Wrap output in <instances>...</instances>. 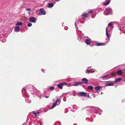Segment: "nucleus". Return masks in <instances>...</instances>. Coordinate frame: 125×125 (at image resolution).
<instances>
[{"label":"nucleus","mask_w":125,"mask_h":125,"mask_svg":"<svg viewBox=\"0 0 125 125\" xmlns=\"http://www.w3.org/2000/svg\"><path fill=\"white\" fill-rule=\"evenodd\" d=\"M86 71L87 72V73H93L94 72V71H92L91 70H87Z\"/></svg>","instance_id":"17"},{"label":"nucleus","mask_w":125,"mask_h":125,"mask_svg":"<svg viewBox=\"0 0 125 125\" xmlns=\"http://www.w3.org/2000/svg\"><path fill=\"white\" fill-rule=\"evenodd\" d=\"M30 20L31 22L34 23L36 22L35 18L34 17H32L30 18Z\"/></svg>","instance_id":"7"},{"label":"nucleus","mask_w":125,"mask_h":125,"mask_svg":"<svg viewBox=\"0 0 125 125\" xmlns=\"http://www.w3.org/2000/svg\"><path fill=\"white\" fill-rule=\"evenodd\" d=\"M105 43H96V46H103L105 45Z\"/></svg>","instance_id":"11"},{"label":"nucleus","mask_w":125,"mask_h":125,"mask_svg":"<svg viewBox=\"0 0 125 125\" xmlns=\"http://www.w3.org/2000/svg\"><path fill=\"white\" fill-rule=\"evenodd\" d=\"M88 13H87L83 14L81 15L82 18H83V19H84L88 17Z\"/></svg>","instance_id":"4"},{"label":"nucleus","mask_w":125,"mask_h":125,"mask_svg":"<svg viewBox=\"0 0 125 125\" xmlns=\"http://www.w3.org/2000/svg\"><path fill=\"white\" fill-rule=\"evenodd\" d=\"M32 24L31 23H29L28 24V27H30V26H31L32 25Z\"/></svg>","instance_id":"26"},{"label":"nucleus","mask_w":125,"mask_h":125,"mask_svg":"<svg viewBox=\"0 0 125 125\" xmlns=\"http://www.w3.org/2000/svg\"><path fill=\"white\" fill-rule=\"evenodd\" d=\"M23 90H24L25 91V92H26V90L25 89H23Z\"/></svg>","instance_id":"34"},{"label":"nucleus","mask_w":125,"mask_h":125,"mask_svg":"<svg viewBox=\"0 0 125 125\" xmlns=\"http://www.w3.org/2000/svg\"><path fill=\"white\" fill-rule=\"evenodd\" d=\"M117 73L118 75H121L123 74V73L121 70H120L118 71L117 72Z\"/></svg>","instance_id":"12"},{"label":"nucleus","mask_w":125,"mask_h":125,"mask_svg":"<svg viewBox=\"0 0 125 125\" xmlns=\"http://www.w3.org/2000/svg\"><path fill=\"white\" fill-rule=\"evenodd\" d=\"M33 114L34 115L36 116V114L34 112H32Z\"/></svg>","instance_id":"30"},{"label":"nucleus","mask_w":125,"mask_h":125,"mask_svg":"<svg viewBox=\"0 0 125 125\" xmlns=\"http://www.w3.org/2000/svg\"><path fill=\"white\" fill-rule=\"evenodd\" d=\"M93 12V10H91L89 11L88 12V13H91Z\"/></svg>","instance_id":"27"},{"label":"nucleus","mask_w":125,"mask_h":125,"mask_svg":"<svg viewBox=\"0 0 125 125\" xmlns=\"http://www.w3.org/2000/svg\"><path fill=\"white\" fill-rule=\"evenodd\" d=\"M50 89L51 90H53L55 89V88L53 86H51L50 87Z\"/></svg>","instance_id":"24"},{"label":"nucleus","mask_w":125,"mask_h":125,"mask_svg":"<svg viewBox=\"0 0 125 125\" xmlns=\"http://www.w3.org/2000/svg\"><path fill=\"white\" fill-rule=\"evenodd\" d=\"M85 43L88 45H89L90 44V40L89 39H86L85 40Z\"/></svg>","instance_id":"9"},{"label":"nucleus","mask_w":125,"mask_h":125,"mask_svg":"<svg viewBox=\"0 0 125 125\" xmlns=\"http://www.w3.org/2000/svg\"><path fill=\"white\" fill-rule=\"evenodd\" d=\"M48 7H52L53 5V4L52 3H49L48 4Z\"/></svg>","instance_id":"14"},{"label":"nucleus","mask_w":125,"mask_h":125,"mask_svg":"<svg viewBox=\"0 0 125 125\" xmlns=\"http://www.w3.org/2000/svg\"><path fill=\"white\" fill-rule=\"evenodd\" d=\"M45 97L46 98H48L49 97L48 96H45Z\"/></svg>","instance_id":"31"},{"label":"nucleus","mask_w":125,"mask_h":125,"mask_svg":"<svg viewBox=\"0 0 125 125\" xmlns=\"http://www.w3.org/2000/svg\"><path fill=\"white\" fill-rule=\"evenodd\" d=\"M112 22H110L109 23L108 25V26H112Z\"/></svg>","instance_id":"25"},{"label":"nucleus","mask_w":125,"mask_h":125,"mask_svg":"<svg viewBox=\"0 0 125 125\" xmlns=\"http://www.w3.org/2000/svg\"><path fill=\"white\" fill-rule=\"evenodd\" d=\"M111 75L113 77L115 76L116 75L115 72H112L111 73Z\"/></svg>","instance_id":"15"},{"label":"nucleus","mask_w":125,"mask_h":125,"mask_svg":"<svg viewBox=\"0 0 125 125\" xmlns=\"http://www.w3.org/2000/svg\"><path fill=\"white\" fill-rule=\"evenodd\" d=\"M20 29V27L19 26H17L15 28V30L17 31H18Z\"/></svg>","instance_id":"16"},{"label":"nucleus","mask_w":125,"mask_h":125,"mask_svg":"<svg viewBox=\"0 0 125 125\" xmlns=\"http://www.w3.org/2000/svg\"><path fill=\"white\" fill-rule=\"evenodd\" d=\"M41 13V12H39V13L38 14H39V15H42V14Z\"/></svg>","instance_id":"32"},{"label":"nucleus","mask_w":125,"mask_h":125,"mask_svg":"<svg viewBox=\"0 0 125 125\" xmlns=\"http://www.w3.org/2000/svg\"><path fill=\"white\" fill-rule=\"evenodd\" d=\"M122 80V78H119L115 80V82H118Z\"/></svg>","instance_id":"13"},{"label":"nucleus","mask_w":125,"mask_h":125,"mask_svg":"<svg viewBox=\"0 0 125 125\" xmlns=\"http://www.w3.org/2000/svg\"><path fill=\"white\" fill-rule=\"evenodd\" d=\"M106 36L108 38H109V34H108V30L107 29V28H106Z\"/></svg>","instance_id":"20"},{"label":"nucleus","mask_w":125,"mask_h":125,"mask_svg":"<svg viewBox=\"0 0 125 125\" xmlns=\"http://www.w3.org/2000/svg\"><path fill=\"white\" fill-rule=\"evenodd\" d=\"M114 84V83H112L111 81H108L107 82H106L105 85L106 86H111L113 85Z\"/></svg>","instance_id":"3"},{"label":"nucleus","mask_w":125,"mask_h":125,"mask_svg":"<svg viewBox=\"0 0 125 125\" xmlns=\"http://www.w3.org/2000/svg\"><path fill=\"white\" fill-rule=\"evenodd\" d=\"M67 84L65 83H61L57 85V86L61 89L62 88V86Z\"/></svg>","instance_id":"2"},{"label":"nucleus","mask_w":125,"mask_h":125,"mask_svg":"<svg viewBox=\"0 0 125 125\" xmlns=\"http://www.w3.org/2000/svg\"><path fill=\"white\" fill-rule=\"evenodd\" d=\"M40 11L41 13L44 15L46 14V12L45 11L42 9H41L40 10Z\"/></svg>","instance_id":"8"},{"label":"nucleus","mask_w":125,"mask_h":125,"mask_svg":"<svg viewBox=\"0 0 125 125\" xmlns=\"http://www.w3.org/2000/svg\"><path fill=\"white\" fill-rule=\"evenodd\" d=\"M16 25H19L21 26L22 25V22H18L16 24Z\"/></svg>","instance_id":"18"},{"label":"nucleus","mask_w":125,"mask_h":125,"mask_svg":"<svg viewBox=\"0 0 125 125\" xmlns=\"http://www.w3.org/2000/svg\"><path fill=\"white\" fill-rule=\"evenodd\" d=\"M87 96L89 98H90V96L89 95H87Z\"/></svg>","instance_id":"33"},{"label":"nucleus","mask_w":125,"mask_h":125,"mask_svg":"<svg viewBox=\"0 0 125 125\" xmlns=\"http://www.w3.org/2000/svg\"><path fill=\"white\" fill-rule=\"evenodd\" d=\"M107 76H108V75H107L106 76H103L101 77V78H105V77H106Z\"/></svg>","instance_id":"28"},{"label":"nucleus","mask_w":125,"mask_h":125,"mask_svg":"<svg viewBox=\"0 0 125 125\" xmlns=\"http://www.w3.org/2000/svg\"><path fill=\"white\" fill-rule=\"evenodd\" d=\"M101 89V87L100 86H98L95 87V89L96 90H99Z\"/></svg>","instance_id":"21"},{"label":"nucleus","mask_w":125,"mask_h":125,"mask_svg":"<svg viewBox=\"0 0 125 125\" xmlns=\"http://www.w3.org/2000/svg\"><path fill=\"white\" fill-rule=\"evenodd\" d=\"M41 70L43 72H44L45 71V70L44 69H41Z\"/></svg>","instance_id":"29"},{"label":"nucleus","mask_w":125,"mask_h":125,"mask_svg":"<svg viewBox=\"0 0 125 125\" xmlns=\"http://www.w3.org/2000/svg\"><path fill=\"white\" fill-rule=\"evenodd\" d=\"M88 88L90 90H92L93 89V87L92 86H90L88 87Z\"/></svg>","instance_id":"22"},{"label":"nucleus","mask_w":125,"mask_h":125,"mask_svg":"<svg viewBox=\"0 0 125 125\" xmlns=\"http://www.w3.org/2000/svg\"><path fill=\"white\" fill-rule=\"evenodd\" d=\"M110 2V0H108L105 3H104V5H108L109 3Z\"/></svg>","instance_id":"19"},{"label":"nucleus","mask_w":125,"mask_h":125,"mask_svg":"<svg viewBox=\"0 0 125 125\" xmlns=\"http://www.w3.org/2000/svg\"><path fill=\"white\" fill-rule=\"evenodd\" d=\"M83 84V83L81 82H79L77 83H73V85L74 86H76L77 85L81 84Z\"/></svg>","instance_id":"10"},{"label":"nucleus","mask_w":125,"mask_h":125,"mask_svg":"<svg viewBox=\"0 0 125 125\" xmlns=\"http://www.w3.org/2000/svg\"><path fill=\"white\" fill-rule=\"evenodd\" d=\"M60 101L59 100V99H57L56 101V102L54 103L52 107V108L53 109L54 107L57 104L58 102H60Z\"/></svg>","instance_id":"6"},{"label":"nucleus","mask_w":125,"mask_h":125,"mask_svg":"<svg viewBox=\"0 0 125 125\" xmlns=\"http://www.w3.org/2000/svg\"><path fill=\"white\" fill-rule=\"evenodd\" d=\"M77 95L79 96H83L84 97H85L87 95V94L86 93L83 92L78 93Z\"/></svg>","instance_id":"1"},{"label":"nucleus","mask_w":125,"mask_h":125,"mask_svg":"<svg viewBox=\"0 0 125 125\" xmlns=\"http://www.w3.org/2000/svg\"><path fill=\"white\" fill-rule=\"evenodd\" d=\"M26 10H27V11H29V12H28V13H31V10H30V9L27 8L26 9Z\"/></svg>","instance_id":"23"},{"label":"nucleus","mask_w":125,"mask_h":125,"mask_svg":"<svg viewBox=\"0 0 125 125\" xmlns=\"http://www.w3.org/2000/svg\"><path fill=\"white\" fill-rule=\"evenodd\" d=\"M82 81L83 84V83L87 84L88 82V80L86 78H83L82 79Z\"/></svg>","instance_id":"5"}]
</instances>
